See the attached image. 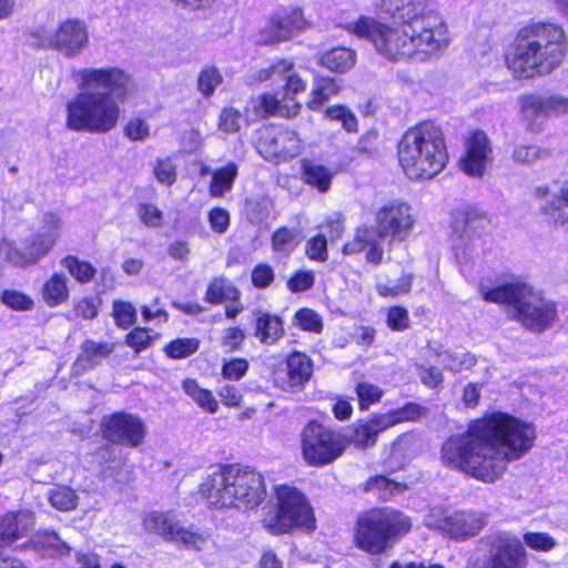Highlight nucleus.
Segmentation results:
<instances>
[{
  "label": "nucleus",
  "mask_w": 568,
  "mask_h": 568,
  "mask_svg": "<svg viewBox=\"0 0 568 568\" xmlns=\"http://www.w3.org/2000/svg\"><path fill=\"white\" fill-rule=\"evenodd\" d=\"M535 439L531 424L493 413L470 422L466 432L450 436L442 446L440 458L445 466L489 484L503 476L508 463L524 457Z\"/></svg>",
  "instance_id": "nucleus-1"
},
{
  "label": "nucleus",
  "mask_w": 568,
  "mask_h": 568,
  "mask_svg": "<svg viewBox=\"0 0 568 568\" xmlns=\"http://www.w3.org/2000/svg\"><path fill=\"white\" fill-rule=\"evenodd\" d=\"M378 1L386 12L397 16L399 27H389L369 17H361L341 27L359 38L368 39L377 52L390 61L412 59L424 62L448 47L447 24L430 8V0Z\"/></svg>",
  "instance_id": "nucleus-2"
},
{
  "label": "nucleus",
  "mask_w": 568,
  "mask_h": 568,
  "mask_svg": "<svg viewBox=\"0 0 568 568\" xmlns=\"http://www.w3.org/2000/svg\"><path fill=\"white\" fill-rule=\"evenodd\" d=\"M78 93L65 104V126L104 134L118 126L121 108L136 90L133 75L119 67L84 68L73 73Z\"/></svg>",
  "instance_id": "nucleus-3"
},
{
  "label": "nucleus",
  "mask_w": 568,
  "mask_h": 568,
  "mask_svg": "<svg viewBox=\"0 0 568 568\" xmlns=\"http://www.w3.org/2000/svg\"><path fill=\"white\" fill-rule=\"evenodd\" d=\"M566 51L565 32L559 26L531 23L519 30L506 63L515 77L530 79L557 69Z\"/></svg>",
  "instance_id": "nucleus-4"
},
{
  "label": "nucleus",
  "mask_w": 568,
  "mask_h": 568,
  "mask_svg": "<svg viewBox=\"0 0 568 568\" xmlns=\"http://www.w3.org/2000/svg\"><path fill=\"white\" fill-rule=\"evenodd\" d=\"M199 493L215 508H255L266 497L261 473L237 465H214L209 468Z\"/></svg>",
  "instance_id": "nucleus-5"
},
{
  "label": "nucleus",
  "mask_w": 568,
  "mask_h": 568,
  "mask_svg": "<svg viewBox=\"0 0 568 568\" xmlns=\"http://www.w3.org/2000/svg\"><path fill=\"white\" fill-rule=\"evenodd\" d=\"M397 156L408 179L432 180L449 159L443 130L428 121L409 128L398 142Z\"/></svg>",
  "instance_id": "nucleus-6"
},
{
  "label": "nucleus",
  "mask_w": 568,
  "mask_h": 568,
  "mask_svg": "<svg viewBox=\"0 0 568 568\" xmlns=\"http://www.w3.org/2000/svg\"><path fill=\"white\" fill-rule=\"evenodd\" d=\"M483 296L487 302L507 304L509 317L534 332H542L556 318L555 303L545 300L530 286L520 282L494 287Z\"/></svg>",
  "instance_id": "nucleus-7"
},
{
  "label": "nucleus",
  "mask_w": 568,
  "mask_h": 568,
  "mask_svg": "<svg viewBox=\"0 0 568 568\" xmlns=\"http://www.w3.org/2000/svg\"><path fill=\"white\" fill-rule=\"evenodd\" d=\"M412 526L410 518L399 510L390 507L372 509L357 520L356 545L369 554H382Z\"/></svg>",
  "instance_id": "nucleus-8"
},
{
  "label": "nucleus",
  "mask_w": 568,
  "mask_h": 568,
  "mask_svg": "<svg viewBox=\"0 0 568 568\" xmlns=\"http://www.w3.org/2000/svg\"><path fill=\"white\" fill-rule=\"evenodd\" d=\"M277 509L265 514L262 525L272 535L290 534L295 529L312 531L315 517L308 500L297 488L288 485L275 487Z\"/></svg>",
  "instance_id": "nucleus-9"
},
{
  "label": "nucleus",
  "mask_w": 568,
  "mask_h": 568,
  "mask_svg": "<svg viewBox=\"0 0 568 568\" xmlns=\"http://www.w3.org/2000/svg\"><path fill=\"white\" fill-rule=\"evenodd\" d=\"M347 446L346 437L323 424L312 420L302 430L301 448L310 466L322 467L336 460Z\"/></svg>",
  "instance_id": "nucleus-10"
},
{
  "label": "nucleus",
  "mask_w": 568,
  "mask_h": 568,
  "mask_svg": "<svg viewBox=\"0 0 568 568\" xmlns=\"http://www.w3.org/2000/svg\"><path fill=\"white\" fill-rule=\"evenodd\" d=\"M526 549L520 539L508 532L494 535L487 552L469 560L466 568H527Z\"/></svg>",
  "instance_id": "nucleus-11"
},
{
  "label": "nucleus",
  "mask_w": 568,
  "mask_h": 568,
  "mask_svg": "<svg viewBox=\"0 0 568 568\" xmlns=\"http://www.w3.org/2000/svg\"><path fill=\"white\" fill-rule=\"evenodd\" d=\"M424 521L429 528L443 530L454 539L465 540L484 528L487 516L484 513L466 510L448 514L443 508H433Z\"/></svg>",
  "instance_id": "nucleus-12"
},
{
  "label": "nucleus",
  "mask_w": 568,
  "mask_h": 568,
  "mask_svg": "<svg viewBox=\"0 0 568 568\" xmlns=\"http://www.w3.org/2000/svg\"><path fill=\"white\" fill-rule=\"evenodd\" d=\"M102 433L113 444L135 448L144 443L148 428L140 416L119 412L103 418Z\"/></svg>",
  "instance_id": "nucleus-13"
},
{
  "label": "nucleus",
  "mask_w": 568,
  "mask_h": 568,
  "mask_svg": "<svg viewBox=\"0 0 568 568\" xmlns=\"http://www.w3.org/2000/svg\"><path fill=\"white\" fill-rule=\"evenodd\" d=\"M146 531L161 536L166 541L181 542L185 548L200 550L206 537L182 527L171 513L153 511L145 516Z\"/></svg>",
  "instance_id": "nucleus-14"
},
{
  "label": "nucleus",
  "mask_w": 568,
  "mask_h": 568,
  "mask_svg": "<svg viewBox=\"0 0 568 568\" xmlns=\"http://www.w3.org/2000/svg\"><path fill=\"white\" fill-rule=\"evenodd\" d=\"M257 152L267 161H287L303 149L302 139L290 129H266L256 144Z\"/></svg>",
  "instance_id": "nucleus-15"
},
{
  "label": "nucleus",
  "mask_w": 568,
  "mask_h": 568,
  "mask_svg": "<svg viewBox=\"0 0 568 568\" xmlns=\"http://www.w3.org/2000/svg\"><path fill=\"white\" fill-rule=\"evenodd\" d=\"M376 235L404 240L414 225L410 206L404 202H390L376 213Z\"/></svg>",
  "instance_id": "nucleus-16"
},
{
  "label": "nucleus",
  "mask_w": 568,
  "mask_h": 568,
  "mask_svg": "<svg viewBox=\"0 0 568 568\" xmlns=\"http://www.w3.org/2000/svg\"><path fill=\"white\" fill-rule=\"evenodd\" d=\"M306 20L302 10L291 9L283 13H276L271 17L267 24L258 32L256 43L262 45H273L287 41L293 36L306 28Z\"/></svg>",
  "instance_id": "nucleus-17"
},
{
  "label": "nucleus",
  "mask_w": 568,
  "mask_h": 568,
  "mask_svg": "<svg viewBox=\"0 0 568 568\" xmlns=\"http://www.w3.org/2000/svg\"><path fill=\"white\" fill-rule=\"evenodd\" d=\"M89 43V32L84 22L70 19L59 26L51 34L47 48H52L62 53L65 58L80 55Z\"/></svg>",
  "instance_id": "nucleus-18"
},
{
  "label": "nucleus",
  "mask_w": 568,
  "mask_h": 568,
  "mask_svg": "<svg viewBox=\"0 0 568 568\" xmlns=\"http://www.w3.org/2000/svg\"><path fill=\"white\" fill-rule=\"evenodd\" d=\"M313 375V362L304 353L293 352L285 361V368L273 375L276 387L284 392H298L304 388Z\"/></svg>",
  "instance_id": "nucleus-19"
},
{
  "label": "nucleus",
  "mask_w": 568,
  "mask_h": 568,
  "mask_svg": "<svg viewBox=\"0 0 568 568\" xmlns=\"http://www.w3.org/2000/svg\"><path fill=\"white\" fill-rule=\"evenodd\" d=\"M491 153L493 148L487 134L480 130L473 131L466 139L459 168L467 175L480 178L490 162Z\"/></svg>",
  "instance_id": "nucleus-20"
},
{
  "label": "nucleus",
  "mask_w": 568,
  "mask_h": 568,
  "mask_svg": "<svg viewBox=\"0 0 568 568\" xmlns=\"http://www.w3.org/2000/svg\"><path fill=\"white\" fill-rule=\"evenodd\" d=\"M251 106L256 118L282 116L294 118L302 108L295 97L284 93L283 90L275 93H263L252 98Z\"/></svg>",
  "instance_id": "nucleus-21"
},
{
  "label": "nucleus",
  "mask_w": 568,
  "mask_h": 568,
  "mask_svg": "<svg viewBox=\"0 0 568 568\" xmlns=\"http://www.w3.org/2000/svg\"><path fill=\"white\" fill-rule=\"evenodd\" d=\"M486 217L471 207L456 210L452 221V239L457 247L465 246L486 226Z\"/></svg>",
  "instance_id": "nucleus-22"
},
{
  "label": "nucleus",
  "mask_w": 568,
  "mask_h": 568,
  "mask_svg": "<svg viewBox=\"0 0 568 568\" xmlns=\"http://www.w3.org/2000/svg\"><path fill=\"white\" fill-rule=\"evenodd\" d=\"M53 237L41 236L40 233H36L26 244L24 250L20 251L13 246L12 243L3 242L0 252L3 254L6 260L18 266H24L36 263L39 258L44 256L53 247Z\"/></svg>",
  "instance_id": "nucleus-23"
},
{
  "label": "nucleus",
  "mask_w": 568,
  "mask_h": 568,
  "mask_svg": "<svg viewBox=\"0 0 568 568\" xmlns=\"http://www.w3.org/2000/svg\"><path fill=\"white\" fill-rule=\"evenodd\" d=\"M34 527L32 513L29 510L9 511L0 519V549L29 537Z\"/></svg>",
  "instance_id": "nucleus-24"
},
{
  "label": "nucleus",
  "mask_w": 568,
  "mask_h": 568,
  "mask_svg": "<svg viewBox=\"0 0 568 568\" xmlns=\"http://www.w3.org/2000/svg\"><path fill=\"white\" fill-rule=\"evenodd\" d=\"M536 196L541 200L540 210L555 225L568 224V183H564L557 192L547 187H537Z\"/></svg>",
  "instance_id": "nucleus-25"
},
{
  "label": "nucleus",
  "mask_w": 568,
  "mask_h": 568,
  "mask_svg": "<svg viewBox=\"0 0 568 568\" xmlns=\"http://www.w3.org/2000/svg\"><path fill=\"white\" fill-rule=\"evenodd\" d=\"M521 108L535 116H560L568 113V97L561 94H530L521 99Z\"/></svg>",
  "instance_id": "nucleus-26"
},
{
  "label": "nucleus",
  "mask_w": 568,
  "mask_h": 568,
  "mask_svg": "<svg viewBox=\"0 0 568 568\" xmlns=\"http://www.w3.org/2000/svg\"><path fill=\"white\" fill-rule=\"evenodd\" d=\"M114 351V345L109 342H95L85 339L80 346V353L72 365V374L80 376L99 366Z\"/></svg>",
  "instance_id": "nucleus-27"
},
{
  "label": "nucleus",
  "mask_w": 568,
  "mask_h": 568,
  "mask_svg": "<svg viewBox=\"0 0 568 568\" xmlns=\"http://www.w3.org/2000/svg\"><path fill=\"white\" fill-rule=\"evenodd\" d=\"M260 80H273L284 82L283 91L292 97L305 91L306 82L296 73L294 64L286 60H281L272 64L268 69L262 70Z\"/></svg>",
  "instance_id": "nucleus-28"
},
{
  "label": "nucleus",
  "mask_w": 568,
  "mask_h": 568,
  "mask_svg": "<svg viewBox=\"0 0 568 568\" xmlns=\"http://www.w3.org/2000/svg\"><path fill=\"white\" fill-rule=\"evenodd\" d=\"M376 237L374 229H358L353 240L344 244L343 253L345 255H353L365 251L367 262L379 264L383 260L384 250Z\"/></svg>",
  "instance_id": "nucleus-29"
},
{
  "label": "nucleus",
  "mask_w": 568,
  "mask_h": 568,
  "mask_svg": "<svg viewBox=\"0 0 568 568\" xmlns=\"http://www.w3.org/2000/svg\"><path fill=\"white\" fill-rule=\"evenodd\" d=\"M386 429H388V426L383 415L378 414L366 422L355 424L346 440L347 444L351 443L358 448H369L375 445L378 435Z\"/></svg>",
  "instance_id": "nucleus-30"
},
{
  "label": "nucleus",
  "mask_w": 568,
  "mask_h": 568,
  "mask_svg": "<svg viewBox=\"0 0 568 568\" xmlns=\"http://www.w3.org/2000/svg\"><path fill=\"white\" fill-rule=\"evenodd\" d=\"M255 317V336L262 344L273 345L283 337V322L278 316L258 311Z\"/></svg>",
  "instance_id": "nucleus-31"
},
{
  "label": "nucleus",
  "mask_w": 568,
  "mask_h": 568,
  "mask_svg": "<svg viewBox=\"0 0 568 568\" xmlns=\"http://www.w3.org/2000/svg\"><path fill=\"white\" fill-rule=\"evenodd\" d=\"M240 296V290L234 286L226 277L216 276L207 285L204 294V301L216 305L226 301L237 302Z\"/></svg>",
  "instance_id": "nucleus-32"
},
{
  "label": "nucleus",
  "mask_w": 568,
  "mask_h": 568,
  "mask_svg": "<svg viewBox=\"0 0 568 568\" xmlns=\"http://www.w3.org/2000/svg\"><path fill=\"white\" fill-rule=\"evenodd\" d=\"M68 277L64 274H53L42 287V297L50 307H55L69 298Z\"/></svg>",
  "instance_id": "nucleus-33"
},
{
  "label": "nucleus",
  "mask_w": 568,
  "mask_h": 568,
  "mask_svg": "<svg viewBox=\"0 0 568 568\" xmlns=\"http://www.w3.org/2000/svg\"><path fill=\"white\" fill-rule=\"evenodd\" d=\"M30 542L41 556L55 557L70 551L67 541L53 531L39 534Z\"/></svg>",
  "instance_id": "nucleus-34"
},
{
  "label": "nucleus",
  "mask_w": 568,
  "mask_h": 568,
  "mask_svg": "<svg viewBox=\"0 0 568 568\" xmlns=\"http://www.w3.org/2000/svg\"><path fill=\"white\" fill-rule=\"evenodd\" d=\"M356 62V53L348 48H334L324 53L320 63L333 72L344 73L351 70Z\"/></svg>",
  "instance_id": "nucleus-35"
},
{
  "label": "nucleus",
  "mask_w": 568,
  "mask_h": 568,
  "mask_svg": "<svg viewBox=\"0 0 568 568\" xmlns=\"http://www.w3.org/2000/svg\"><path fill=\"white\" fill-rule=\"evenodd\" d=\"M341 87L337 80L333 78H318L315 81L311 92V99L307 102L308 109L320 111L322 106L339 91Z\"/></svg>",
  "instance_id": "nucleus-36"
},
{
  "label": "nucleus",
  "mask_w": 568,
  "mask_h": 568,
  "mask_svg": "<svg viewBox=\"0 0 568 568\" xmlns=\"http://www.w3.org/2000/svg\"><path fill=\"white\" fill-rule=\"evenodd\" d=\"M303 172L307 184L316 187L322 193L329 190L334 172L328 168L314 161H305Z\"/></svg>",
  "instance_id": "nucleus-37"
},
{
  "label": "nucleus",
  "mask_w": 568,
  "mask_h": 568,
  "mask_svg": "<svg viewBox=\"0 0 568 568\" xmlns=\"http://www.w3.org/2000/svg\"><path fill=\"white\" fill-rule=\"evenodd\" d=\"M236 175L237 165L235 163H227L224 168L216 170L210 184V194L214 197L223 196L232 189Z\"/></svg>",
  "instance_id": "nucleus-38"
},
{
  "label": "nucleus",
  "mask_w": 568,
  "mask_h": 568,
  "mask_svg": "<svg viewBox=\"0 0 568 568\" xmlns=\"http://www.w3.org/2000/svg\"><path fill=\"white\" fill-rule=\"evenodd\" d=\"M183 390L205 412L214 414L219 404L212 392L201 388L194 379H185L182 384Z\"/></svg>",
  "instance_id": "nucleus-39"
},
{
  "label": "nucleus",
  "mask_w": 568,
  "mask_h": 568,
  "mask_svg": "<svg viewBox=\"0 0 568 568\" xmlns=\"http://www.w3.org/2000/svg\"><path fill=\"white\" fill-rule=\"evenodd\" d=\"M427 409L416 403H407L403 407L382 414L388 428L404 422H415L426 415Z\"/></svg>",
  "instance_id": "nucleus-40"
},
{
  "label": "nucleus",
  "mask_w": 568,
  "mask_h": 568,
  "mask_svg": "<svg viewBox=\"0 0 568 568\" xmlns=\"http://www.w3.org/2000/svg\"><path fill=\"white\" fill-rule=\"evenodd\" d=\"M439 363L448 371L460 372L469 369L476 363L473 355L464 351H445L438 354Z\"/></svg>",
  "instance_id": "nucleus-41"
},
{
  "label": "nucleus",
  "mask_w": 568,
  "mask_h": 568,
  "mask_svg": "<svg viewBox=\"0 0 568 568\" xmlns=\"http://www.w3.org/2000/svg\"><path fill=\"white\" fill-rule=\"evenodd\" d=\"M61 265L80 283L91 282L97 270L87 261L79 260L77 256H67L61 261Z\"/></svg>",
  "instance_id": "nucleus-42"
},
{
  "label": "nucleus",
  "mask_w": 568,
  "mask_h": 568,
  "mask_svg": "<svg viewBox=\"0 0 568 568\" xmlns=\"http://www.w3.org/2000/svg\"><path fill=\"white\" fill-rule=\"evenodd\" d=\"M271 243L274 252L287 256L298 245L297 231L280 227L272 234Z\"/></svg>",
  "instance_id": "nucleus-43"
},
{
  "label": "nucleus",
  "mask_w": 568,
  "mask_h": 568,
  "mask_svg": "<svg viewBox=\"0 0 568 568\" xmlns=\"http://www.w3.org/2000/svg\"><path fill=\"white\" fill-rule=\"evenodd\" d=\"M223 82L220 70L214 65L203 68L197 75V90L204 98L213 95L215 89Z\"/></svg>",
  "instance_id": "nucleus-44"
},
{
  "label": "nucleus",
  "mask_w": 568,
  "mask_h": 568,
  "mask_svg": "<svg viewBox=\"0 0 568 568\" xmlns=\"http://www.w3.org/2000/svg\"><path fill=\"white\" fill-rule=\"evenodd\" d=\"M49 501L60 511H69L77 507L78 496L69 486H59L50 490Z\"/></svg>",
  "instance_id": "nucleus-45"
},
{
  "label": "nucleus",
  "mask_w": 568,
  "mask_h": 568,
  "mask_svg": "<svg viewBox=\"0 0 568 568\" xmlns=\"http://www.w3.org/2000/svg\"><path fill=\"white\" fill-rule=\"evenodd\" d=\"M200 346L196 338H178L165 346V354L174 359H181L193 355Z\"/></svg>",
  "instance_id": "nucleus-46"
},
{
  "label": "nucleus",
  "mask_w": 568,
  "mask_h": 568,
  "mask_svg": "<svg viewBox=\"0 0 568 568\" xmlns=\"http://www.w3.org/2000/svg\"><path fill=\"white\" fill-rule=\"evenodd\" d=\"M325 116L331 121L341 122L347 132H355L357 130L358 124L355 114L344 105L328 106L325 110Z\"/></svg>",
  "instance_id": "nucleus-47"
},
{
  "label": "nucleus",
  "mask_w": 568,
  "mask_h": 568,
  "mask_svg": "<svg viewBox=\"0 0 568 568\" xmlns=\"http://www.w3.org/2000/svg\"><path fill=\"white\" fill-rule=\"evenodd\" d=\"M413 275L410 273L403 274L398 280H388L384 283H378L376 290L382 296H397L406 294L410 291Z\"/></svg>",
  "instance_id": "nucleus-48"
},
{
  "label": "nucleus",
  "mask_w": 568,
  "mask_h": 568,
  "mask_svg": "<svg viewBox=\"0 0 568 568\" xmlns=\"http://www.w3.org/2000/svg\"><path fill=\"white\" fill-rule=\"evenodd\" d=\"M548 156V152L537 145H517L514 148L511 159L518 164H532Z\"/></svg>",
  "instance_id": "nucleus-49"
},
{
  "label": "nucleus",
  "mask_w": 568,
  "mask_h": 568,
  "mask_svg": "<svg viewBox=\"0 0 568 568\" xmlns=\"http://www.w3.org/2000/svg\"><path fill=\"white\" fill-rule=\"evenodd\" d=\"M113 317L119 327L126 329L135 323L136 310L129 302L114 301Z\"/></svg>",
  "instance_id": "nucleus-50"
},
{
  "label": "nucleus",
  "mask_w": 568,
  "mask_h": 568,
  "mask_svg": "<svg viewBox=\"0 0 568 568\" xmlns=\"http://www.w3.org/2000/svg\"><path fill=\"white\" fill-rule=\"evenodd\" d=\"M1 302L17 312L30 311L34 305L29 295L16 290H6L1 295Z\"/></svg>",
  "instance_id": "nucleus-51"
},
{
  "label": "nucleus",
  "mask_w": 568,
  "mask_h": 568,
  "mask_svg": "<svg viewBox=\"0 0 568 568\" xmlns=\"http://www.w3.org/2000/svg\"><path fill=\"white\" fill-rule=\"evenodd\" d=\"M294 321L301 329L306 332L318 334L323 329L322 317L311 308H302L297 311Z\"/></svg>",
  "instance_id": "nucleus-52"
},
{
  "label": "nucleus",
  "mask_w": 568,
  "mask_h": 568,
  "mask_svg": "<svg viewBox=\"0 0 568 568\" xmlns=\"http://www.w3.org/2000/svg\"><path fill=\"white\" fill-rule=\"evenodd\" d=\"M405 488L406 486L404 484L388 479L385 476L373 477L366 484V490H379L383 493V498H386L395 493H400L405 490Z\"/></svg>",
  "instance_id": "nucleus-53"
},
{
  "label": "nucleus",
  "mask_w": 568,
  "mask_h": 568,
  "mask_svg": "<svg viewBox=\"0 0 568 568\" xmlns=\"http://www.w3.org/2000/svg\"><path fill=\"white\" fill-rule=\"evenodd\" d=\"M275 278L274 268L267 263H258L252 270L251 281L256 288H267Z\"/></svg>",
  "instance_id": "nucleus-54"
},
{
  "label": "nucleus",
  "mask_w": 568,
  "mask_h": 568,
  "mask_svg": "<svg viewBox=\"0 0 568 568\" xmlns=\"http://www.w3.org/2000/svg\"><path fill=\"white\" fill-rule=\"evenodd\" d=\"M242 113L233 108H224L219 116V129L224 133H235L240 130Z\"/></svg>",
  "instance_id": "nucleus-55"
},
{
  "label": "nucleus",
  "mask_w": 568,
  "mask_h": 568,
  "mask_svg": "<svg viewBox=\"0 0 568 568\" xmlns=\"http://www.w3.org/2000/svg\"><path fill=\"white\" fill-rule=\"evenodd\" d=\"M361 409L368 408L372 404L378 402L383 395L382 389L369 383H359L356 386Z\"/></svg>",
  "instance_id": "nucleus-56"
},
{
  "label": "nucleus",
  "mask_w": 568,
  "mask_h": 568,
  "mask_svg": "<svg viewBox=\"0 0 568 568\" xmlns=\"http://www.w3.org/2000/svg\"><path fill=\"white\" fill-rule=\"evenodd\" d=\"M124 134L131 141H144L151 135L150 125L144 119L133 118L125 124Z\"/></svg>",
  "instance_id": "nucleus-57"
},
{
  "label": "nucleus",
  "mask_w": 568,
  "mask_h": 568,
  "mask_svg": "<svg viewBox=\"0 0 568 568\" xmlns=\"http://www.w3.org/2000/svg\"><path fill=\"white\" fill-rule=\"evenodd\" d=\"M306 255L310 260L324 262L327 260V242L324 235H315L306 243Z\"/></svg>",
  "instance_id": "nucleus-58"
},
{
  "label": "nucleus",
  "mask_w": 568,
  "mask_h": 568,
  "mask_svg": "<svg viewBox=\"0 0 568 568\" xmlns=\"http://www.w3.org/2000/svg\"><path fill=\"white\" fill-rule=\"evenodd\" d=\"M314 283L315 276L312 271H298L287 281V288L292 293H302L308 291Z\"/></svg>",
  "instance_id": "nucleus-59"
},
{
  "label": "nucleus",
  "mask_w": 568,
  "mask_h": 568,
  "mask_svg": "<svg viewBox=\"0 0 568 568\" xmlns=\"http://www.w3.org/2000/svg\"><path fill=\"white\" fill-rule=\"evenodd\" d=\"M524 541L528 547L538 551H549L556 545L555 539L546 532H526Z\"/></svg>",
  "instance_id": "nucleus-60"
},
{
  "label": "nucleus",
  "mask_w": 568,
  "mask_h": 568,
  "mask_svg": "<svg viewBox=\"0 0 568 568\" xmlns=\"http://www.w3.org/2000/svg\"><path fill=\"white\" fill-rule=\"evenodd\" d=\"M152 336L149 334V329L144 327H136L126 335L125 343L134 348L135 353L148 348L152 344Z\"/></svg>",
  "instance_id": "nucleus-61"
},
{
  "label": "nucleus",
  "mask_w": 568,
  "mask_h": 568,
  "mask_svg": "<svg viewBox=\"0 0 568 568\" xmlns=\"http://www.w3.org/2000/svg\"><path fill=\"white\" fill-rule=\"evenodd\" d=\"M248 369V362L244 358H233L224 363L222 367V375L225 379L239 381Z\"/></svg>",
  "instance_id": "nucleus-62"
},
{
  "label": "nucleus",
  "mask_w": 568,
  "mask_h": 568,
  "mask_svg": "<svg viewBox=\"0 0 568 568\" xmlns=\"http://www.w3.org/2000/svg\"><path fill=\"white\" fill-rule=\"evenodd\" d=\"M387 325L392 331H405L409 326L408 312L400 306L390 307L387 314Z\"/></svg>",
  "instance_id": "nucleus-63"
},
{
  "label": "nucleus",
  "mask_w": 568,
  "mask_h": 568,
  "mask_svg": "<svg viewBox=\"0 0 568 568\" xmlns=\"http://www.w3.org/2000/svg\"><path fill=\"white\" fill-rule=\"evenodd\" d=\"M378 144V132L376 130H369L359 138L354 149L359 154L373 155L377 152Z\"/></svg>",
  "instance_id": "nucleus-64"
}]
</instances>
